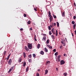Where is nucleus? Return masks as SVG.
<instances>
[{
    "mask_svg": "<svg viewBox=\"0 0 76 76\" xmlns=\"http://www.w3.org/2000/svg\"><path fill=\"white\" fill-rule=\"evenodd\" d=\"M28 48H29V49H32V45L30 43H28Z\"/></svg>",
    "mask_w": 76,
    "mask_h": 76,
    "instance_id": "f257e3e1",
    "label": "nucleus"
},
{
    "mask_svg": "<svg viewBox=\"0 0 76 76\" xmlns=\"http://www.w3.org/2000/svg\"><path fill=\"white\" fill-rule=\"evenodd\" d=\"M8 62L7 63L9 65H11L12 64V60L11 59H10L9 60V61H7Z\"/></svg>",
    "mask_w": 76,
    "mask_h": 76,
    "instance_id": "f03ea898",
    "label": "nucleus"
},
{
    "mask_svg": "<svg viewBox=\"0 0 76 76\" xmlns=\"http://www.w3.org/2000/svg\"><path fill=\"white\" fill-rule=\"evenodd\" d=\"M64 42H65V40H64V39H62V41H61V44H63L64 46H65V45Z\"/></svg>",
    "mask_w": 76,
    "mask_h": 76,
    "instance_id": "7ed1b4c3",
    "label": "nucleus"
},
{
    "mask_svg": "<svg viewBox=\"0 0 76 76\" xmlns=\"http://www.w3.org/2000/svg\"><path fill=\"white\" fill-rule=\"evenodd\" d=\"M60 64L61 65H63V64H64L65 63V61H64V60H61L60 61Z\"/></svg>",
    "mask_w": 76,
    "mask_h": 76,
    "instance_id": "20e7f679",
    "label": "nucleus"
},
{
    "mask_svg": "<svg viewBox=\"0 0 76 76\" xmlns=\"http://www.w3.org/2000/svg\"><path fill=\"white\" fill-rule=\"evenodd\" d=\"M56 61L57 62H59V61H60V58H56Z\"/></svg>",
    "mask_w": 76,
    "mask_h": 76,
    "instance_id": "39448f33",
    "label": "nucleus"
},
{
    "mask_svg": "<svg viewBox=\"0 0 76 76\" xmlns=\"http://www.w3.org/2000/svg\"><path fill=\"white\" fill-rule=\"evenodd\" d=\"M50 49H52L53 48V47L52 46L50 45H46Z\"/></svg>",
    "mask_w": 76,
    "mask_h": 76,
    "instance_id": "423d86ee",
    "label": "nucleus"
},
{
    "mask_svg": "<svg viewBox=\"0 0 76 76\" xmlns=\"http://www.w3.org/2000/svg\"><path fill=\"white\" fill-rule=\"evenodd\" d=\"M22 61V58H19L18 59V63H20Z\"/></svg>",
    "mask_w": 76,
    "mask_h": 76,
    "instance_id": "0eeeda50",
    "label": "nucleus"
},
{
    "mask_svg": "<svg viewBox=\"0 0 76 76\" xmlns=\"http://www.w3.org/2000/svg\"><path fill=\"white\" fill-rule=\"evenodd\" d=\"M24 48L26 51H29V49L28 48L27 46H25Z\"/></svg>",
    "mask_w": 76,
    "mask_h": 76,
    "instance_id": "6e6552de",
    "label": "nucleus"
},
{
    "mask_svg": "<svg viewBox=\"0 0 76 76\" xmlns=\"http://www.w3.org/2000/svg\"><path fill=\"white\" fill-rule=\"evenodd\" d=\"M50 22H51V21H52V20H53V17L51 15V16H50Z\"/></svg>",
    "mask_w": 76,
    "mask_h": 76,
    "instance_id": "1a4fd4ad",
    "label": "nucleus"
},
{
    "mask_svg": "<svg viewBox=\"0 0 76 76\" xmlns=\"http://www.w3.org/2000/svg\"><path fill=\"white\" fill-rule=\"evenodd\" d=\"M45 40H46V37L44 36L42 39V41H45Z\"/></svg>",
    "mask_w": 76,
    "mask_h": 76,
    "instance_id": "9d476101",
    "label": "nucleus"
},
{
    "mask_svg": "<svg viewBox=\"0 0 76 76\" xmlns=\"http://www.w3.org/2000/svg\"><path fill=\"white\" fill-rule=\"evenodd\" d=\"M40 54H42V55H44V52L42 50H41L40 51Z\"/></svg>",
    "mask_w": 76,
    "mask_h": 76,
    "instance_id": "9b49d317",
    "label": "nucleus"
},
{
    "mask_svg": "<svg viewBox=\"0 0 76 76\" xmlns=\"http://www.w3.org/2000/svg\"><path fill=\"white\" fill-rule=\"evenodd\" d=\"M54 28H53L51 30V31L53 34H56L54 33Z\"/></svg>",
    "mask_w": 76,
    "mask_h": 76,
    "instance_id": "f8f14e48",
    "label": "nucleus"
},
{
    "mask_svg": "<svg viewBox=\"0 0 76 76\" xmlns=\"http://www.w3.org/2000/svg\"><path fill=\"white\" fill-rule=\"evenodd\" d=\"M48 12L49 14L48 17L49 18H50V16H51V12H50V11H48Z\"/></svg>",
    "mask_w": 76,
    "mask_h": 76,
    "instance_id": "ddd939ff",
    "label": "nucleus"
},
{
    "mask_svg": "<svg viewBox=\"0 0 76 76\" xmlns=\"http://www.w3.org/2000/svg\"><path fill=\"white\" fill-rule=\"evenodd\" d=\"M44 49H45V52H46V53H47V52H48V49H47V48L45 47Z\"/></svg>",
    "mask_w": 76,
    "mask_h": 76,
    "instance_id": "4468645a",
    "label": "nucleus"
},
{
    "mask_svg": "<svg viewBox=\"0 0 76 76\" xmlns=\"http://www.w3.org/2000/svg\"><path fill=\"white\" fill-rule=\"evenodd\" d=\"M40 47H41V45L40 44H38L37 46V48L38 49H39L40 48Z\"/></svg>",
    "mask_w": 76,
    "mask_h": 76,
    "instance_id": "2eb2a0df",
    "label": "nucleus"
},
{
    "mask_svg": "<svg viewBox=\"0 0 76 76\" xmlns=\"http://www.w3.org/2000/svg\"><path fill=\"white\" fill-rule=\"evenodd\" d=\"M48 70L46 69L45 70V75H47V73H48Z\"/></svg>",
    "mask_w": 76,
    "mask_h": 76,
    "instance_id": "dca6fc26",
    "label": "nucleus"
},
{
    "mask_svg": "<svg viewBox=\"0 0 76 76\" xmlns=\"http://www.w3.org/2000/svg\"><path fill=\"white\" fill-rule=\"evenodd\" d=\"M23 56L24 58L26 57V53H25V52L23 53Z\"/></svg>",
    "mask_w": 76,
    "mask_h": 76,
    "instance_id": "f3484780",
    "label": "nucleus"
},
{
    "mask_svg": "<svg viewBox=\"0 0 76 76\" xmlns=\"http://www.w3.org/2000/svg\"><path fill=\"white\" fill-rule=\"evenodd\" d=\"M64 14H65L64 12H63L62 15V16H63V17H64L65 16V15Z\"/></svg>",
    "mask_w": 76,
    "mask_h": 76,
    "instance_id": "a211bd4d",
    "label": "nucleus"
},
{
    "mask_svg": "<svg viewBox=\"0 0 76 76\" xmlns=\"http://www.w3.org/2000/svg\"><path fill=\"white\" fill-rule=\"evenodd\" d=\"M28 57L30 58H32V55L31 54L28 55Z\"/></svg>",
    "mask_w": 76,
    "mask_h": 76,
    "instance_id": "6ab92c4d",
    "label": "nucleus"
},
{
    "mask_svg": "<svg viewBox=\"0 0 76 76\" xmlns=\"http://www.w3.org/2000/svg\"><path fill=\"white\" fill-rule=\"evenodd\" d=\"M47 4H48V6H50L51 5V3L50 2H48Z\"/></svg>",
    "mask_w": 76,
    "mask_h": 76,
    "instance_id": "aec40b11",
    "label": "nucleus"
},
{
    "mask_svg": "<svg viewBox=\"0 0 76 76\" xmlns=\"http://www.w3.org/2000/svg\"><path fill=\"white\" fill-rule=\"evenodd\" d=\"M29 69V67L27 66L26 69V72H27L28 71V69Z\"/></svg>",
    "mask_w": 76,
    "mask_h": 76,
    "instance_id": "412c9836",
    "label": "nucleus"
},
{
    "mask_svg": "<svg viewBox=\"0 0 76 76\" xmlns=\"http://www.w3.org/2000/svg\"><path fill=\"white\" fill-rule=\"evenodd\" d=\"M49 41H50V40L49 39H48L47 40L46 43L47 44H49Z\"/></svg>",
    "mask_w": 76,
    "mask_h": 76,
    "instance_id": "4be33fe9",
    "label": "nucleus"
},
{
    "mask_svg": "<svg viewBox=\"0 0 76 76\" xmlns=\"http://www.w3.org/2000/svg\"><path fill=\"white\" fill-rule=\"evenodd\" d=\"M34 39L35 41H37V39H36V35H34Z\"/></svg>",
    "mask_w": 76,
    "mask_h": 76,
    "instance_id": "5701e85b",
    "label": "nucleus"
},
{
    "mask_svg": "<svg viewBox=\"0 0 76 76\" xmlns=\"http://www.w3.org/2000/svg\"><path fill=\"white\" fill-rule=\"evenodd\" d=\"M46 64H50V61H48L47 62H46Z\"/></svg>",
    "mask_w": 76,
    "mask_h": 76,
    "instance_id": "b1692460",
    "label": "nucleus"
},
{
    "mask_svg": "<svg viewBox=\"0 0 76 76\" xmlns=\"http://www.w3.org/2000/svg\"><path fill=\"white\" fill-rule=\"evenodd\" d=\"M57 27H59V23H58V22H57Z\"/></svg>",
    "mask_w": 76,
    "mask_h": 76,
    "instance_id": "393cba45",
    "label": "nucleus"
},
{
    "mask_svg": "<svg viewBox=\"0 0 76 76\" xmlns=\"http://www.w3.org/2000/svg\"><path fill=\"white\" fill-rule=\"evenodd\" d=\"M33 56L34 58H35V57H36V55L35 54H33Z\"/></svg>",
    "mask_w": 76,
    "mask_h": 76,
    "instance_id": "a878e982",
    "label": "nucleus"
},
{
    "mask_svg": "<svg viewBox=\"0 0 76 76\" xmlns=\"http://www.w3.org/2000/svg\"><path fill=\"white\" fill-rule=\"evenodd\" d=\"M53 18H55V19H56V18H57V17H56V15H54V14H53Z\"/></svg>",
    "mask_w": 76,
    "mask_h": 76,
    "instance_id": "bb28decb",
    "label": "nucleus"
},
{
    "mask_svg": "<svg viewBox=\"0 0 76 76\" xmlns=\"http://www.w3.org/2000/svg\"><path fill=\"white\" fill-rule=\"evenodd\" d=\"M63 75L64 76H67V73H64Z\"/></svg>",
    "mask_w": 76,
    "mask_h": 76,
    "instance_id": "cd10ccee",
    "label": "nucleus"
},
{
    "mask_svg": "<svg viewBox=\"0 0 76 76\" xmlns=\"http://www.w3.org/2000/svg\"><path fill=\"white\" fill-rule=\"evenodd\" d=\"M26 62H25L24 64H23V66L25 67L26 66Z\"/></svg>",
    "mask_w": 76,
    "mask_h": 76,
    "instance_id": "c85d7f7f",
    "label": "nucleus"
},
{
    "mask_svg": "<svg viewBox=\"0 0 76 76\" xmlns=\"http://www.w3.org/2000/svg\"><path fill=\"white\" fill-rule=\"evenodd\" d=\"M48 29L49 30H51V27L50 26H48Z\"/></svg>",
    "mask_w": 76,
    "mask_h": 76,
    "instance_id": "c756f323",
    "label": "nucleus"
},
{
    "mask_svg": "<svg viewBox=\"0 0 76 76\" xmlns=\"http://www.w3.org/2000/svg\"><path fill=\"white\" fill-rule=\"evenodd\" d=\"M58 52H56L55 53V56H58Z\"/></svg>",
    "mask_w": 76,
    "mask_h": 76,
    "instance_id": "7c9ffc66",
    "label": "nucleus"
},
{
    "mask_svg": "<svg viewBox=\"0 0 76 76\" xmlns=\"http://www.w3.org/2000/svg\"><path fill=\"white\" fill-rule=\"evenodd\" d=\"M73 28L74 29H75V28H76V24H75L73 25Z\"/></svg>",
    "mask_w": 76,
    "mask_h": 76,
    "instance_id": "2f4dec72",
    "label": "nucleus"
},
{
    "mask_svg": "<svg viewBox=\"0 0 76 76\" xmlns=\"http://www.w3.org/2000/svg\"><path fill=\"white\" fill-rule=\"evenodd\" d=\"M57 32H58L57 30H56V37H57V35H58V33H57Z\"/></svg>",
    "mask_w": 76,
    "mask_h": 76,
    "instance_id": "473e14b6",
    "label": "nucleus"
},
{
    "mask_svg": "<svg viewBox=\"0 0 76 76\" xmlns=\"http://www.w3.org/2000/svg\"><path fill=\"white\" fill-rule=\"evenodd\" d=\"M51 34H52V33H51V31H49V34L50 35H51Z\"/></svg>",
    "mask_w": 76,
    "mask_h": 76,
    "instance_id": "72a5a7b5",
    "label": "nucleus"
},
{
    "mask_svg": "<svg viewBox=\"0 0 76 76\" xmlns=\"http://www.w3.org/2000/svg\"><path fill=\"white\" fill-rule=\"evenodd\" d=\"M37 76H39V74L38 73H37L36 74Z\"/></svg>",
    "mask_w": 76,
    "mask_h": 76,
    "instance_id": "f704fd0d",
    "label": "nucleus"
},
{
    "mask_svg": "<svg viewBox=\"0 0 76 76\" xmlns=\"http://www.w3.org/2000/svg\"><path fill=\"white\" fill-rule=\"evenodd\" d=\"M51 37H52V39H54V35H52L51 36Z\"/></svg>",
    "mask_w": 76,
    "mask_h": 76,
    "instance_id": "c9c22d12",
    "label": "nucleus"
},
{
    "mask_svg": "<svg viewBox=\"0 0 76 76\" xmlns=\"http://www.w3.org/2000/svg\"><path fill=\"white\" fill-rule=\"evenodd\" d=\"M53 52H56V49H54L53 50Z\"/></svg>",
    "mask_w": 76,
    "mask_h": 76,
    "instance_id": "e433bc0d",
    "label": "nucleus"
},
{
    "mask_svg": "<svg viewBox=\"0 0 76 76\" xmlns=\"http://www.w3.org/2000/svg\"><path fill=\"white\" fill-rule=\"evenodd\" d=\"M32 60L31 59H30L29 60H28V61L29 63H31V61Z\"/></svg>",
    "mask_w": 76,
    "mask_h": 76,
    "instance_id": "4c0bfd02",
    "label": "nucleus"
},
{
    "mask_svg": "<svg viewBox=\"0 0 76 76\" xmlns=\"http://www.w3.org/2000/svg\"><path fill=\"white\" fill-rule=\"evenodd\" d=\"M76 16H73V19H74V20H75V19H76Z\"/></svg>",
    "mask_w": 76,
    "mask_h": 76,
    "instance_id": "58836bf2",
    "label": "nucleus"
},
{
    "mask_svg": "<svg viewBox=\"0 0 76 76\" xmlns=\"http://www.w3.org/2000/svg\"><path fill=\"white\" fill-rule=\"evenodd\" d=\"M28 25H29V24H31V21H30L29 20L28 21Z\"/></svg>",
    "mask_w": 76,
    "mask_h": 76,
    "instance_id": "ea45409f",
    "label": "nucleus"
},
{
    "mask_svg": "<svg viewBox=\"0 0 76 76\" xmlns=\"http://www.w3.org/2000/svg\"><path fill=\"white\" fill-rule=\"evenodd\" d=\"M72 25H74V24H75V21H72Z\"/></svg>",
    "mask_w": 76,
    "mask_h": 76,
    "instance_id": "a19ab883",
    "label": "nucleus"
},
{
    "mask_svg": "<svg viewBox=\"0 0 76 76\" xmlns=\"http://www.w3.org/2000/svg\"><path fill=\"white\" fill-rule=\"evenodd\" d=\"M42 35H43L44 36H46V34H42Z\"/></svg>",
    "mask_w": 76,
    "mask_h": 76,
    "instance_id": "79ce46f5",
    "label": "nucleus"
},
{
    "mask_svg": "<svg viewBox=\"0 0 76 76\" xmlns=\"http://www.w3.org/2000/svg\"><path fill=\"white\" fill-rule=\"evenodd\" d=\"M4 55L6 54V51H4Z\"/></svg>",
    "mask_w": 76,
    "mask_h": 76,
    "instance_id": "37998d69",
    "label": "nucleus"
},
{
    "mask_svg": "<svg viewBox=\"0 0 76 76\" xmlns=\"http://www.w3.org/2000/svg\"><path fill=\"white\" fill-rule=\"evenodd\" d=\"M24 17H26V14H24Z\"/></svg>",
    "mask_w": 76,
    "mask_h": 76,
    "instance_id": "c03bdc74",
    "label": "nucleus"
},
{
    "mask_svg": "<svg viewBox=\"0 0 76 76\" xmlns=\"http://www.w3.org/2000/svg\"><path fill=\"white\" fill-rule=\"evenodd\" d=\"M20 31H23V28H21L20 29Z\"/></svg>",
    "mask_w": 76,
    "mask_h": 76,
    "instance_id": "a18cd8bd",
    "label": "nucleus"
},
{
    "mask_svg": "<svg viewBox=\"0 0 76 76\" xmlns=\"http://www.w3.org/2000/svg\"><path fill=\"white\" fill-rule=\"evenodd\" d=\"M9 59V57H8L7 58V61Z\"/></svg>",
    "mask_w": 76,
    "mask_h": 76,
    "instance_id": "49530a36",
    "label": "nucleus"
},
{
    "mask_svg": "<svg viewBox=\"0 0 76 76\" xmlns=\"http://www.w3.org/2000/svg\"><path fill=\"white\" fill-rule=\"evenodd\" d=\"M14 67V66H12L11 69L12 70H13V69Z\"/></svg>",
    "mask_w": 76,
    "mask_h": 76,
    "instance_id": "de8ad7c7",
    "label": "nucleus"
},
{
    "mask_svg": "<svg viewBox=\"0 0 76 76\" xmlns=\"http://www.w3.org/2000/svg\"><path fill=\"white\" fill-rule=\"evenodd\" d=\"M60 58V56H58V58Z\"/></svg>",
    "mask_w": 76,
    "mask_h": 76,
    "instance_id": "09e8293b",
    "label": "nucleus"
},
{
    "mask_svg": "<svg viewBox=\"0 0 76 76\" xmlns=\"http://www.w3.org/2000/svg\"><path fill=\"white\" fill-rule=\"evenodd\" d=\"M50 27H51V28H53V26H52V25H50Z\"/></svg>",
    "mask_w": 76,
    "mask_h": 76,
    "instance_id": "8fccbe9b",
    "label": "nucleus"
},
{
    "mask_svg": "<svg viewBox=\"0 0 76 76\" xmlns=\"http://www.w3.org/2000/svg\"><path fill=\"white\" fill-rule=\"evenodd\" d=\"M74 5L75 6H76V4L75 3H74Z\"/></svg>",
    "mask_w": 76,
    "mask_h": 76,
    "instance_id": "3c124183",
    "label": "nucleus"
},
{
    "mask_svg": "<svg viewBox=\"0 0 76 76\" xmlns=\"http://www.w3.org/2000/svg\"><path fill=\"white\" fill-rule=\"evenodd\" d=\"M64 56H66V54H64Z\"/></svg>",
    "mask_w": 76,
    "mask_h": 76,
    "instance_id": "603ef678",
    "label": "nucleus"
},
{
    "mask_svg": "<svg viewBox=\"0 0 76 76\" xmlns=\"http://www.w3.org/2000/svg\"><path fill=\"white\" fill-rule=\"evenodd\" d=\"M34 10L35 11H37V9H36V8H34Z\"/></svg>",
    "mask_w": 76,
    "mask_h": 76,
    "instance_id": "864d4df0",
    "label": "nucleus"
},
{
    "mask_svg": "<svg viewBox=\"0 0 76 76\" xmlns=\"http://www.w3.org/2000/svg\"><path fill=\"white\" fill-rule=\"evenodd\" d=\"M56 69L57 71H58V68H56Z\"/></svg>",
    "mask_w": 76,
    "mask_h": 76,
    "instance_id": "5fc2aeb1",
    "label": "nucleus"
},
{
    "mask_svg": "<svg viewBox=\"0 0 76 76\" xmlns=\"http://www.w3.org/2000/svg\"><path fill=\"white\" fill-rule=\"evenodd\" d=\"M56 23H54V26H56Z\"/></svg>",
    "mask_w": 76,
    "mask_h": 76,
    "instance_id": "6e6d98bb",
    "label": "nucleus"
},
{
    "mask_svg": "<svg viewBox=\"0 0 76 76\" xmlns=\"http://www.w3.org/2000/svg\"><path fill=\"white\" fill-rule=\"evenodd\" d=\"M9 70H10V71H12V69L11 68H10V69Z\"/></svg>",
    "mask_w": 76,
    "mask_h": 76,
    "instance_id": "4d7b16f0",
    "label": "nucleus"
},
{
    "mask_svg": "<svg viewBox=\"0 0 76 76\" xmlns=\"http://www.w3.org/2000/svg\"><path fill=\"white\" fill-rule=\"evenodd\" d=\"M11 55V54H10L9 55V56H8V57H10V55Z\"/></svg>",
    "mask_w": 76,
    "mask_h": 76,
    "instance_id": "13d9d810",
    "label": "nucleus"
},
{
    "mask_svg": "<svg viewBox=\"0 0 76 76\" xmlns=\"http://www.w3.org/2000/svg\"><path fill=\"white\" fill-rule=\"evenodd\" d=\"M75 35H76V30H75Z\"/></svg>",
    "mask_w": 76,
    "mask_h": 76,
    "instance_id": "bf43d9fd",
    "label": "nucleus"
},
{
    "mask_svg": "<svg viewBox=\"0 0 76 76\" xmlns=\"http://www.w3.org/2000/svg\"><path fill=\"white\" fill-rule=\"evenodd\" d=\"M30 29H31V31H32L33 29H32V27H31L30 28Z\"/></svg>",
    "mask_w": 76,
    "mask_h": 76,
    "instance_id": "052dcab7",
    "label": "nucleus"
},
{
    "mask_svg": "<svg viewBox=\"0 0 76 76\" xmlns=\"http://www.w3.org/2000/svg\"><path fill=\"white\" fill-rule=\"evenodd\" d=\"M72 37H74V35H73V33H72Z\"/></svg>",
    "mask_w": 76,
    "mask_h": 76,
    "instance_id": "680f3d73",
    "label": "nucleus"
},
{
    "mask_svg": "<svg viewBox=\"0 0 76 76\" xmlns=\"http://www.w3.org/2000/svg\"><path fill=\"white\" fill-rule=\"evenodd\" d=\"M52 26H54V23H52Z\"/></svg>",
    "mask_w": 76,
    "mask_h": 76,
    "instance_id": "e2e57ef3",
    "label": "nucleus"
},
{
    "mask_svg": "<svg viewBox=\"0 0 76 76\" xmlns=\"http://www.w3.org/2000/svg\"><path fill=\"white\" fill-rule=\"evenodd\" d=\"M40 70V69H38L37 70V71H38V72H39Z\"/></svg>",
    "mask_w": 76,
    "mask_h": 76,
    "instance_id": "0e129e2a",
    "label": "nucleus"
},
{
    "mask_svg": "<svg viewBox=\"0 0 76 76\" xmlns=\"http://www.w3.org/2000/svg\"><path fill=\"white\" fill-rule=\"evenodd\" d=\"M10 71L9 70V71H8V73H10Z\"/></svg>",
    "mask_w": 76,
    "mask_h": 76,
    "instance_id": "69168bd1",
    "label": "nucleus"
},
{
    "mask_svg": "<svg viewBox=\"0 0 76 76\" xmlns=\"http://www.w3.org/2000/svg\"><path fill=\"white\" fill-rule=\"evenodd\" d=\"M65 40L66 41H67V39H66L65 38Z\"/></svg>",
    "mask_w": 76,
    "mask_h": 76,
    "instance_id": "338daca9",
    "label": "nucleus"
},
{
    "mask_svg": "<svg viewBox=\"0 0 76 76\" xmlns=\"http://www.w3.org/2000/svg\"><path fill=\"white\" fill-rule=\"evenodd\" d=\"M41 12H42V10H41Z\"/></svg>",
    "mask_w": 76,
    "mask_h": 76,
    "instance_id": "774afa93",
    "label": "nucleus"
}]
</instances>
